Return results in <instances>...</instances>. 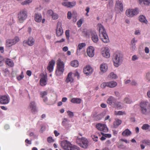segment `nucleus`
Listing matches in <instances>:
<instances>
[{
    "label": "nucleus",
    "mask_w": 150,
    "mask_h": 150,
    "mask_svg": "<svg viewBox=\"0 0 150 150\" xmlns=\"http://www.w3.org/2000/svg\"><path fill=\"white\" fill-rule=\"evenodd\" d=\"M97 28L99 29V36L102 41L104 43L109 42V39L103 26L99 23L97 25Z\"/></svg>",
    "instance_id": "obj_1"
},
{
    "label": "nucleus",
    "mask_w": 150,
    "mask_h": 150,
    "mask_svg": "<svg viewBox=\"0 0 150 150\" xmlns=\"http://www.w3.org/2000/svg\"><path fill=\"white\" fill-rule=\"evenodd\" d=\"M123 57L122 54L119 52H116L113 56V61L114 65L117 67L122 63Z\"/></svg>",
    "instance_id": "obj_2"
},
{
    "label": "nucleus",
    "mask_w": 150,
    "mask_h": 150,
    "mask_svg": "<svg viewBox=\"0 0 150 150\" xmlns=\"http://www.w3.org/2000/svg\"><path fill=\"white\" fill-rule=\"evenodd\" d=\"M64 71V64L61 59H58L57 62V69L56 71V74L58 76L61 75Z\"/></svg>",
    "instance_id": "obj_3"
},
{
    "label": "nucleus",
    "mask_w": 150,
    "mask_h": 150,
    "mask_svg": "<svg viewBox=\"0 0 150 150\" xmlns=\"http://www.w3.org/2000/svg\"><path fill=\"white\" fill-rule=\"evenodd\" d=\"M141 112L146 114L150 112V106L147 102H142L140 104Z\"/></svg>",
    "instance_id": "obj_4"
},
{
    "label": "nucleus",
    "mask_w": 150,
    "mask_h": 150,
    "mask_svg": "<svg viewBox=\"0 0 150 150\" xmlns=\"http://www.w3.org/2000/svg\"><path fill=\"white\" fill-rule=\"evenodd\" d=\"M28 13L27 11L23 10L20 11L18 14V18L20 23H23L27 18Z\"/></svg>",
    "instance_id": "obj_5"
},
{
    "label": "nucleus",
    "mask_w": 150,
    "mask_h": 150,
    "mask_svg": "<svg viewBox=\"0 0 150 150\" xmlns=\"http://www.w3.org/2000/svg\"><path fill=\"white\" fill-rule=\"evenodd\" d=\"M76 143L79 146L84 148L86 149L88 145V139L85 137H82L76 140Z\"/></svg>",
    "instance_id": "obj_6"
},
{
    "label": "nucleus",
    "mask_w": 150,
    "mask_h": 150,
    "mask_svg": "<svg viewBox=\"0 0 150 150\" xmlns=\"http://www.w3.org/2000/svg\"><path fill=\"white\" fill-rule=\"evenodd\" d=\"M19 40L18 37L16 36L13 39H7L6 40V47L9 48L15 45Z\"/></svg>",
    "instance_id": "obj_7"
},
{
    "label": "nucleus",
    "mask_w": 150,
    "mask_h": 150,
    "mask_svg": "<svg viewBox=\"0 0 150 150\" xmlns=\"http://www.w3.org/2000/svg\"><path fill=\"white\" fill-rule=\"evenodd\" d=\"M139 11L137 8L134 9H129L126 10V14L128 17H132L137 15Z\"/></svg>",
    "instance_id": "obj_8"
},
{
    "label": "nucleus",
    "mask_w": 150,
    "mask_h": 150,
    "mask_svg": "<svg viewBox=\"0 0 150 150\" xmlns=\"http://www.w3.org/2000/svg\"><path fill=\"white\" fill-rule=\"evenodd\" d=\"M62 4L63 6L67 8H72L76 5V2L74 1L71 2L68 1V0H64Z\"/></svg>",
    "instance_id": "obj_9"
},
{
    "label": "nucleus",
    "mask_w": 150,
    "mask_h": 150,
    "mask_svg": "<svg viewBox=\"0 0 150 150\" xmlns=\"http://www.w3.org/2000/svg\"><path fill=\"white\" fill-rule=\"evenodd\" d=\"M96 128L99 130L104 132H107L108 131V129L106 125L101 123H98L96 125Z\"/></svg>",
    "instance_id": "obj_10"
},
{
    "label": "nucleus",
    "mask_w": 150,
    "mask_h": 150,
    "mask_svg": "<svg viewBox=\"0 0 150 150\" xmlns=\"http://www.w3.org/2000/svg\"><path fill=\"white\" fill-rule=\"evenodd\" d=\"M71 145V144L67 140L63 141L61 143V147L65 150H69L70 149Z\"/></svg>",
    "instance_id": "obj_11"
},
{
    "label": "nucleus",
    "mask_w": 150,
    "mask_h": 150,
    "mask_svg": "<svg viewBox=\"0 0 150 150\" xmlns=\"http://www.w3.org/2000/svg\"><path fill=\"white\" fill-rule=\"evenodd\" d=\"M63 33V30L62 27V23L58 22L57 23V28L56 30L57 36L59 37L62 35Z\"/></svg>",
    "instance_id": "obj_12"
},
{
    "label": "nucleus",
    "mask_w": 150,
    "mask_h": 150,
    "mask_svg": "<svg viewBox=\"0 0 150 150\" xmlns=\"http://www.w3.org/2000/svg\"><path fill=\"white\" fill-rule=\"evenodd\" d=\"M35 43V40L34 38L31 37L28 38L27 40H24L23 42V45L24 46H25L26 45L29 46L33 45Z\"/></svg>",
    "instance_id": "obj_13"
},
{
    "label": "nucleus",
    "mask_w": 150,
    "mask_h": 150,
    "mask_svg": "<svg viewBox=\"0 0 150 150\" xmlns=\"http://www.w3.org/2000/svg\"><path fill=\"white\" fill-rule=\"evenodd\" d=\"M47 76L46 75L43 74L40 81V83L41 86H44L47 84Z\"/></svg>",
    "instance_id": "obj_14"
},
{
    "label": "nucleus",
    "mask_w": 150,
    "mask_h": 150,
    "mask_svg": "<svg viewBox=\"0 0 150 150\" xmlns=\"http://www.w3.org/2000/svg\"><path fill=\"white\" fill-rule=\"evenodd\" d=\"M101 54L103 57L109 58L110 56L109 49L107 47H105L104 50L101 52Z\"/></svg>",
    "instance_id": "obj_15"
},
{
    "label": "nucleus",
    "mask_w": 150,
    "mask_h": 150,
    "mask_svg": "<svg viewBox=\"0 0 150 150\" xmlns=\"http://www.w3.org/2000/svg\"><path fill=\"white\" fill-rule=\"evenodd\" d=\"M84 73L87 75L91 74L93 72L92 68L89 65H87L83 69Z\"/></svg>",
    "instance_id": "obj_16"
},
{
    "label": "nucleus",
    "mask_w": 150,
    "mask_h": 150,
    "mask_svg": "<svg viewBox=\"0 0 150 150\" xmlns=\"http://www.w3.org/2000/svg\"><path fill=\"white\" fill-rule=\"evenodd\" d=\"M117 100L112 96H111L109 97L107 100V103L109 105L111 106L114 105Z\"/></svg>",
    "instance_id": "obj_17"
},
{
    "label": "nucleus",
    "mask_w": 150,
    "mask_h": 150,
    "mask_svg": "<svg viewBox=\"0 0 150 150\" xmlns=\"http://www.w3.org/2000/svg\"><path fill=\"white\" fill-rule=\"evenodd\" d=\"M9 102L8 97L6 96H0V103L1 104H6Z\"/></svg>",
    "instance_id": "obj_18"
},
{
    "label": "nucleus",
    "mask_w": 150,
    "mask_h": 150,
    "mask_svg": "<svg viewBox=\"0 0 150 150\" xmlns=\"http://www.w3.org/2000/svg\"><path fill=\"white\" fill-rule=\"evenodd\" d=\"M87 53L88 56L92 57L94 54V49L92 46L89 47L87 49Z\"/></svg>",
    "instance_id": "obj_19"
},
{
    "label": "nucleus",
    "mask_w": 150,
    "mask_h": 150,
    "mask_svg": "<svg viewBox=\"0 0 150 150\" xmlns=\"http://www.w3.org/2000/svg\"><path fill=\"white\" fill-rule=\"evenodd\" d=\"M55 64V62L53 60H52L49 62L48 66L47 67V69L50 72H51L53 71Z\"/></svg>",
    "instance_id": "obj_20"
},
{
    "label": "nucleus",
    "mask_w": 150,
    "mask_h": 150,
    "mask_svg": "<svg viewBox=\"0 0 150 150\" xmlns=\"http://www.w3.org/2000/svg\"><path fill=\"white\" fill-rule=\"evenodd\" d=\"M108 69V67L107 64L105 63L101 64L100 66V74H103L106 72Z\"/></svg>",
    "instance_id": "obj_21"
},
{
    "label": "nucleus",
    "mask_w": 150,
    "mask_h": 150,
    "mask_svg": "<svg viewBox=\"0 0 150 150\" xmlns=\"http://www.w3.org/2000/svg\"><path fill=\"white\" fill-rule=\"evenodd\" d=\"M28 108L30 109L32 113L35 112L37 110L35 103L34 101H32L30 103Z\"/></svg>",
    "instance_id": "obj_22"
},
{
    "label": "nucleus",
    "mask_w": 150,
    "mask_h": 150,
    "mask_svg": "<svg viewBox=\"0 0 150 150\" xmlns=\"http://www.w3.org/2000/svg\"><path fill=\"white\" fill-rule=\"evenodd\" d=\"M86 44L85 43H81L79 44L77 48L76 54L77 55H79L80 54V50L83 47L86 46Z\"/></svg>",
    "instance_id": "obj_23"
},
{
    "label": "nucleus",
    "mask_w": 150,
    "mask_h": 150,
    "mask_svg": "<svg viewBox=\"0 0 150 150\" xmlns=\"http://www.w3.org/2000/svg\"><path fill=\"white\" fill-rule=\"evenodd\" d=\"M34 20L37 22H40L42 20V16L40 14L35 13L34 16Z\"/></svg>",
    "instance_id": "obj_24"
},
{
    "label": "nucleus",
    "mask_w": 150,
    "mask_h": 150,
    "mask_svg": "<svg viewBox=\"0 0 150 150\" xmlns=\"http://www.w3.org/2000/svg\"><path fill=\"white\" fill-rule=\"evenodd\" d=\"M116 7L119 8L121 11H122L123 10V5L122 2L119 0L116 1Z\"/></svg>",
    "instance_id": "obj_25"
},
{
    "label": "nucleus",
    "mask_w": 150,
    "mask_h": 150,
    "mask_svg": "<svg viewBox=\"0 0 150 150\" xmlns=\"http://www.w3.org/2000/svg\"><path fill=\"white\" fill-rule=\"evenodd\" d=\"M92 40L93 42H97L98 41V38L97 34L96 32H94L92 34Z\"/></svg>",
    "instance_id": "obj_26"
},
{
    "label": "nucleus",
    "mask_w": 150,
    "mask_h": 150,
    "mask_svg": "<svg viewBox=\"0 0 150 150\" xmlns=\"http://www.w3.org/2000/svg\"><path fill=\"white\" fill-rule=\"evenodd\" d=\"M72 73L70 72L67 75V77L65 80L66 83L71 82H73L74 79L71 76Z\"/></svg>",
    "instance_id": "obj_27"
},
{
    "label": "nucleus",
    "mask_w": 150,
    "mask_h": 150,
    "mask_svg": "<svg viewBox=\"0 0 150 150\" xmlns=\"http://www.w3.org/2000/svg\"><path fill=\"white\" fill-rule=\"evenodd\" d=\"M5 64L10 67H13L14 66V64L12 60L8 58H6L5 61Z\"/></svg>",
    "instance_id": "obj_28"
},
{
    "label": "nucleus",
    "mask_w": 150,
    "mask_h": 150,
    "mask_svg": "<svg viewBox=\"0 0 150 150\" xmlns=\"http://www.w3.org/2000/svg\"><path fill=\"white\" fill-rule=\"evenodd\" d=\"M132 134L131 132L129 129H127L123 131L122 134V135L124 136H128Z\"/></svg>",
    "instance_id": "obj_29"
},
{
    "label": "nucleus",
    "mask_w": 150,
    "mask_h": 150,
    "mask_svg": "<svg viewBox=\"0 0 150 150\" xmlns=\"http://www.w3.org/2000/svg\"><path fill=\"white\" fill-rule=\"evenodd\" d=\"M82 101L81 98H73L71 100V102L73 103L80 104Z\"/></svg>",
    "instance_id": "obj_30"
},
{
    "label": "nucleus",
    "mask_w": 150,
    "mask_h": 150,
    "mask_svg": "<svg viewBox=\"0 0 150 150\" xmlns=\"http://www.w3.org/2000/svg\"><path fill=\"white\" fill-rule=\"evenodd\" d=\"M108 87L110 88H114L117 85V83L115 81H111L107 82Z\"/></svg>",
    "instance_id": "obj_31"
},
{
    "label": "nucleus",
    "mask_w": 150,
    "mask_h": 150,
    "mask_svg": "<svg viewBox=\"0 0 150 150\" xmlns=\"http://www.w3.org/2000/svg\"><path fill=\"white\" fill-rule=\"evenodd\" d=\"M122 123V121L119 119H116L113 122V126L115 128H117Z\"/></svg>",
    "instance_id": "obj_32"
},
{
    "label": "nucleus",
    "mask_w": 150,
    "mask_h": 150,
    "mask_svg": "<svg viewBox=\"0 0 150 150\" xmlns=\"http://www.w3.org/2000/svg\"><path fill=\"white\" fill-rule=\"evenodd\" d=\"M139 20L141 22L147 24V21L145 17L143 15H141L139 17Z\"/></svg>",
    "instance_id": "obj_33"
},
{
    "label": "nucleus",
    "mask_w": 150,
    "mask_h": 150,
    "mask_svg": "<svg viewBox=\"0 0 150 150\" xmlns=\"http://www.w3.org/2000/svg\"><path fill=\"white\" fill-rule=\"evenodd\" d=\"M121 103L120 102H115L113 107L118 108L119 109H121L122 108V107L121 105Z\"/></svg>",
    "instance_id": "obj_34"
},
{
    "label": "nucleus",
    "mask_w": 150,
    "mask_h": 150,
    "mask_svg": "<svg viewBox=\"0 0 150 150\" xmlns=\"http://www.w3.org/2000/svg\"><path fill=\"white\" fill-rule=\"evenodd\" d=\"M114 114L116 115H126V114L125 111H115L114 112Z\"/></svg>",
    "instance_id": "obj_35"
},
{
    "label": "nucleus",
    "mask_w": 150,
    "mask_h": 150,
    "mask_svg": "<svg viewBox=\"0 0 150 150\" xmlns=\"http://www.w3.org/2000/svg\"><path fill=\"white\" fill-rule=\"evenodd\" d=\"M79 65L78 61L76 60H75L72 61L71 63V66L74 67H78Z\"/></svg>",
    "instance_id": "obj_36"
},
{
    "label": "nucleus",
    "mask_w": 150,
    "mask_h": 150,
    "mask_svg": "<svg viewBox=\"0 0 150 150\" xmlns=\"http://www.w3.org/2000/svg\"><path fill=\"white\" fill-rule=\"evenodd\" d=\"M139 4L143 2L144 4L146 5H149L150 3V0H138Z\"/></svg>",
    "instance_id": "obj_37"
},
{
    "label": "nucleus",
    "mask_w": 150,
    "mask_h": 150,
    "mask_svg": "<svg viewBox=\"0 0 150 150\" xmlns=\"http://www.w3.org/2000/svg\"><path fill=\"white\" fill-rule=\"evenodd\" d=\"M141 143L146 145L150 146V140H149L144 139L141 142Z\"/></svg>",
    "instance_id": "obj_38"
},
{
    "label": "nucleus",
    "mask_w": 150,
    "mask_h": 150,
    "mask_svg": "<svg viewBox=\"0 0 150 150\" xmlns=\"http://www.w3.org/2000/svg\"><path fill=\"white\" fill-rule=\"evenodd\" d=\"M32 1L33 0H26L21 2V4L23 6L28 5L31 3Z\"/></svg>",
    "instance_id": "obj_39"
},
{
    "label": "nucleus",
    "mask_w": 150,
    "mask_h": 150,
    "mask_svg": "<svg viewBox=\"0 0 150 150\" xmlns=\"http://www.w3.org/2000/svg\"><path fill=\"white\" fill-rule=\"evenodd\" d=\"M150 127V126L149 124H145L143 125L141 128L143 130H146L149 129Z\"/></svg>",
    "instance_id": "obj_40"
},
{
    "label": "nucleus",
    "mask_w": 150,
    "mask_h": 150,
    "mask_svg": "<svg viewBox=\"0 0 150 150\" xmlns=\"http://www.w3.org/2000/svg\"><path fill=\"white\" fill-rule=\"evenodd\" d=\"M124 101L125 103L127 104H130L132 102L131 100L127 97L125 98L124 99Z\"/></svg>",
    "instance_id": "obj_41"
},
{
    "label": "nucleus",
    "mask_w": 150,
    "mask_h": 150,
    "mask_svg": "<svg viewBox=\"0 0 150 150\" xmlns=\"http://www.w3.org/2000/svg\"><path fill=\"white\" fill-rule=\"evenodd\" d=\"M47 94V92L46 91H42L40 92V96L42 98H44V96H46Z\"/></svg>",
    "instance_id": "obj_42"
},
{
    "label": "nucleus",
    "mask_w": 150,
    "mask_h": 150,
    "mask_svg": "<svg viewBox=\"0 0 150 150\" xmlns=\"http://www.w3.org/2000/svg\"><path fill=\"white\" fill-rule=\"evenodd\" d=\"M51 17L52 19L56 20L58 18L59 16L57 13H54Z\"/></svg>",
    "instance_id": "obj_43"
},
{
    "label": "nucleus",
    "mask_w": 150,
    "mask_h": 150,
    "mask_svg": "<svg viewBox=\"0 0 150 150\" xmlns=\"http://www.w3.org/2000/svg\"><path fill=\"white\" fill-rule=\"evenodd\" d=\"M4 58L3 57L0 56V66H2L4 63Z\"/></svg>",
    "instance_id": "obj_44"
},
{
    "label": "nucleus",
    "mask_w": 150,
    "mask_h": 150,
    "mask_svg": "<svg viewBox=\"0 0 150 150\" xmlns=\"http://www.w3.org/2000/svg\"><path fill=\"white\" fill-rule=\"evenodd\" d=\"M70 149L69 150H80L79 148L77 146L74 145H72V144L70 147Z\"/></svg>",
    "instance_id": "obj_45"
},
{
    "label": "nucleus",
    "mask_w": 150,
    "mask_h": 150,
    "mask_svg": "<svg viewBox=\"0 0 150 150\" xmlns=\"http://www.w3.org/2000/svg\"><path fill=\"white\" fill-rule=\"evenodd\" d=\"M83 20L81 19H80L77 22V25L78 27L79 28L81 27L82 24L83 23Z\"/></svg>",
    "instance_id": "obj_46"
},
{
    "label": "nucleus",
    "mask_w": 150,
    "mask_h": 150,
    "mask_svg": "<svg viewBox=\"0 0 150 150\" xmlns=\"http://www.w3.org/2000/svg\"><path fill=\"white\" fill-rule=\"evenodd\" d=\"M24 77V76L23 74V71L21 72V74L17 77V79L18 80H20Z\"/></svg>",
    "instance_id": "obj_47"
},
{
    "label": "nucleus",
    "mask_w": 150,
    "mask_h": 150,
    "mask_svg": "<svg viewBox=\"0 0 150 150\" xmlns=\"http://www.w3.org/2000/svg\"><path fill=\"white\" fill-rule=\"evenodd\" d=\"M69 30H67L65 31V35L67 39L68 40L69 38Z\"/></svg>",
    "instance_id": "obj_48"
},
{
    "label": "nucleus",
    "mask_w": 150,
    "mask_h": 150,
    "mask_svg": "<svg viewBox=\"0 0 150 150\" xmlns=\"http://www.w3.org/2000/svg\"><path fill=\"white\" fill-rule=\"evenodd\" d=\"M110 76L112 79H116L117 77L116 75L113 72H111L110 74Z\"/></svg>",
    "instance_id": "obj_49"
},
{
    "label": "nucleus",
    "mask_w": 150,
    "mask_h": 150,
    "mask_svg": "<svg viewBox=\"0 0 150 150\" xmlns=\"http://www.w3.org/2000/svg\"><path fill=\"white\" fill-rule=\"evenodd\" d=\"M107 82H103L101 85L100 86L102 88H105L106 86L108 87Z\"/></svg>",
    "instance_id": "obj_50"
},
{
    "label": "nucleus",
    "mask_w": 150,
    "mask_h": 150,
    "mask_svg": "<svg viewBox=\"0 0 150 150\" xmlns=\"http://www.w3.org/2000/svg\"><path fill=\"white\" fill-rule=\"evenodd\" d=\"M54 13L53 11L52 10H49L47 11V14H48L50 16H52L53 13Z\"/></svg>",
    "instance_id": "obj_51"
},
{
    "label": "nucleus",
    "mask_w": 150,
    "mask_h": 150,
    "mask_svg": "<svg viewBox=\"0 0 150 150\" xmlns=\"http://www.w3.org/2000/svg\"><path fill=\"white\" fill-rule=\"evenodd\" d=\"M101 134L103 136H104L105 137H108V138H110L111 136V134H104L103 132H101Z\"/></svg>",
    "instance_id": "obj_52"
},
{
    "label": "nucleus",
    "mask_w": 150,
    "mask_h": 150,
    "mask_svg": "<svg viewBox=\"0 0 150 150\" xmlns=\"http://www.w3.org/2000/svg\"><path fill=\"white\" fill-rule=\"evenodd\" d=\"M67 112L68 115L70 117H72L74 116V115L73 112L69 110L67 111Z\"/></svg>",
    "instance_id": "obj_53"
},
{
    "label": "nucleus",
    "mask_w": 150,
    "mask_h": 150,
    "mask_svg": "<svg viewBox=\"0 0 150 150\" xmlns=\"http://www.w3.org/2000/svg\"><path fill=\"white\" fill-rule=\"evenodd\" d=\"M47 141L49 143H51L54 142V140L51 137H49L47 138Z\"/></svg>",
    "instance_id": "obj_54"
},
{
    "label": "nucleus",
    "mask_w": 150,
    "mask_h": 150,
    "mask_svg": "<svg viewBox=\"0 0 150 150\" xmlns=\"http://www.w3.org/2000/svg\"><path fill=\"white\" fill-rule=\"evenodd\" d=\"M67 121V118H64L62 122V124L63 126H65L66 125V122Z\"/></svg>",
    "instance_id": "obj_55"
},
{
    "label": "nucleus",
    "mask_w": 150,
    "mask_h": 150,
    "mask_svg": "<svg viewBox=\"0 0 150 150\" xmlns=\"http://www.w3.org/2000/svg\"><path fill=\"white\" fill-rule=\"evenodd\" d=\"M67 18L69 19H70L71 18V14L70 11H68L67 14Z\"/></svg>",
    "instance_id": "obj_56"
},
{
    "label": "nucleus",
    "mask_w": 150,
    "mask_h": 150,
    "mask_svg": "<svg viewBox=\"0 0 150 150\" xmlns=\"http://www.w3.org/2000/svg\"><path fill=\"white\" fill-rule=\"evenodd\" d=\"M130 84L132 86H136L137 85V83L135 81L133 80L130 83Z\"/></svg>",
    "instance_id": "obj_57"
},
{
    "label": "nucleus",
    "mask_w": 150,
    "mask_h": 150,
    "mask_svg": "<svg viewBox=\"0 0 150 150\" xmlns=\"http://www.w3.org/2000/svg\"><path fill=\"white\" fill-rule=\"evenodd\" d=\"M92 139L95 142H97L98 140V137L97 136L93 135L92 136Z\"/></svg>",
    "instance_id": "obj_58"
},
{
    "label": "nucleus",
    "mask_w": 150,
    "mask_h": 150,
    "mask_svg": "<svg viewBox=\"0 0 150 150\" xmlns=\"http://www.w3.org/2000/svg\"><path fill=\"white\" fill-rule=\"evenodd\" d=\"M3 71L6 74H8L9 73V71L7 69H6L3 70Z\"/></svg>",
    "instance_id": "obj_59"
},
{
    "label": "nucleus",
    "mask_w": 150,
    "mask_h": 150,
    "mask_svg": "<svg viewBox=\"0 0 150 150\" xmlns=\"http://www.w3.org/2000/svg\"><path fill=\"white\" fill-rule=\"evenodd\" d=\"M138 57L136 55H134L132 58V60L133 61H135V60L137 59Z\"/></svg>",
    "instance_id": "obj_60"
},
{
    "label": "nucleus",
    "mask_w": 150,
    "mask_h": 150,
    "mask_svg": "<svg viewBox=\"0 0 150 150\" xmlns=\"http://www.w3.org/2000/svg\"><path fill=\"white\" fill-rule=\"evenodd\" d=\"M137 42V40H135L134 38H133L131 41V44L132 45H134V44H135V43L136 42Z\"/></svg>",
    "instance_id": "obj_61"
},
{
    "label": "nucleus",
    "mask_w": 150,
    "mask_h": 150,
    "mask_svg": "<svg viewBox=\"0 0 150 150\" xmlns=\"http://www.w3.org/2000/svg\"><path fill=\"white\" fill-rule=\"evenodd\" d=\"M146 77L149 81H150V73H149L146 74Z\"/></svg>",
    "instance_id": "obj_62"
},
{
    "label": "nucleus",
    "mask_w": 150,
    "mask_h": 150,
    "mask_svg": "<svg viewBox=\"0 0 150 150\" xmlns=\"http://www.w3.org/2000/svg\"><path fill=\"white\" fill-rule=\"evenodd\" d=\"M32 74L31 71L30 70H27L26 71V74L29 76H30Z\"/></svg>",
    "instance_id": "obj_63"
},
{
    "label": "nucleus",
    "mask_w": 150,
    "mask_h": 150,
    "mask_svg": "<svg viewBox=\"0 0 150 150\" xmlns=\"http://www.w3.org/2000/svg\"><path fill=\"white\" fill-rule=\"evenodd\" d=\"M100 106L103 108H105L107 107V105L105 103H102L100 105Z\"/></svg>",
    "instance_id": "obj_64"
}]
</instances>
